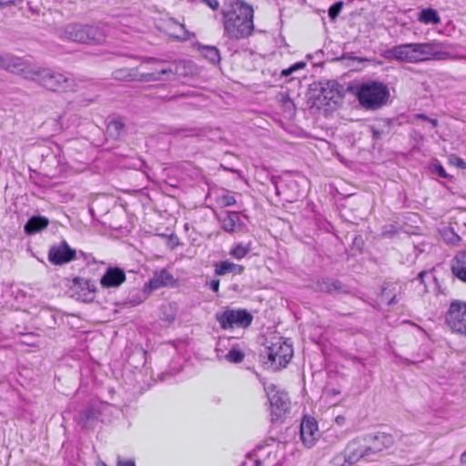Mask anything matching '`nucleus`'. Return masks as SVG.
I'll list each match as a JSON object with an SVG mask.
<instances>
[{"mask_svg": "<svg viewBox=\"0 0 466 466\" xmlns=\"http://www.w3.org/2000/svg\"><path fill=\"white\" fill-rule=\"evenodd\" d=\"M255 457V466H281V455L271 445L258 447Z\"/></svg>", "mask_w": 466, "mask_h": 466, "instance_id": "14", "label": "nucleus"}, {"mask_svg": "<svg viewBox=\"0 0 466 466\" xmlns=\"http://www.w3.org/2000/svg\"><path fill=\"white\" fill-rule=\"evenodd\" d=\"M207 5H208L212 10H218L219 8L218 0H202Z\"/></svg>", "mask_w": 466, "mask_h": 466, "instance_id": "38", "label": "nucleus"}, {"mask_svg": "<svg viewBox=\"0 0 466 466\" xmlns=\"http://www.w3.org/2000/svg\"><path fill=\"white\" fill-rule=\"evenodd\" d=\"M373 136H374L376 138H378V137H380V132H379V131H377V130H374V132H373Z\"/></svg>", "mask_w": 466, "mask_h": 466, "instance_id": "52", "label": "nucleus"}, {"mask_svg": "<svg viewBox=\"0 0 466 466\" xmlns=\"http://www.w3.org/2000/svg\"><path fill=\"white\" fill-rule=\"evenodd\" d=\"M319 437V432L315 419L305 417L300 425V438L303 444L307 448H311L315 445Z\"/></svg>", "mask_w": 466, "mask_h": 466, "instance_id": "16", "label": "nucleus"}, {"mask_svg": "<svg viewBox=\"0 0 466 466\" xmlns=\"http://www.w3.org/2000/svg\"><path fill=\"white\" fill-rule=\"evenodd\" d=\"M126 280V274L119 268H109L100 279V284L105 289L118 288Z\"/></svg>", "mask_w": 466, "mask_h": 466, "instance_id": "19", "label": "nucleus"}, {"mask_svg": "<svg viewBox=\"0 0 466 466\" xmlns=\"http://www.w3.org/2000/svg\"><path fill=\"white\" fill-rule=\"evenodd\" d=\"M356 96L360 105L367 110H377L386 106L390 94L384 83L368 80L356 86Z\"/></svg>", "mask_w": 466, "mask_h": 466, "instance_id": "3", "label": "nucleus"}, {"mask_svg": "<svg viewBox=\"0 0 466 466\" xmlns=\"http://www.w3.org/2000/svg\"><path fill=\"white\" fill-rule=\"evenodd\" d=\"M117 466H136V464L134 461L118 460Z\"/></svg>", "mask_w": 466, "mask_h": 466, "instance_id": "43", "label": "nucleus"}, {"mask_svg": "<svg viewBox=\"0 0 466 466\" xmlns=\"http://www.w3.org/2000/svg\"><path fill=\"white\" fill-rule=\"evenodd\" d=\"M397 299H396V296H393L388 302L389 305H393L394 303H396Z\"/></svg>", "mask_w": 466, "mask_h": 466, "instance_id": "50", "label": "nucleus"}, {"mask_svg": "<svg viewBox=\"0 0 466 466\" xmlns=\"http://www.w3.org/2000/svg\"><path fill=\"white\" fill-rule=\"evenodd\" d=\"M112 77L115 80L126 82H150L157 78L152 75H143V73H139L138 67L116 69L112 73Z\"/></svg>", "mask_w": 466, "mask_h": 466, "instance_id": "17", "label": "nucleus"}, {"mask_svg": "<svg viewBox=\"0 0 466 466\" xmlns=\"http://www.w3.org/2000/svg\"><path fill=\"white\" fill-rule=\"evenodd\" d=\"M343 6L342 2H337L334 5H332L329 9V16L331 19H335L340 13Z\"/></svg>", "mask_w": 466, "mask_h": 466, "instance_id": "36", "label": "nucleus"}, {"mask_svg": "<svg viewBox=\"0 0 466 466\" xmlns=\"http://www.w3.org/2000/svg\"><path fill=\"white\" fill-rule=\"evenodd\" d=\"M124 132L125 123L121 118H114L108 122L106 134L110 138L117 140L121 137Z\"/></svg>", "mask_w": 466, "mask_h": 466, "instance_id": "28", "label": "nucleus"}, {"mask_svg": "<svg viewBox=\"0 0 466 466\" xmlns=\"http://www.w3.org/2000/svg\"><path fill=\"white\" fill-rule=\"evenodd\" d=\"M27 80L36 82L43 88L55 93L76 91L77 85L72 77L50 68L35 66L34 70L27 71Z\"/></svg>", "mask_w": 466, "mask_h": 466, "instance_id": "2", "label": "nucleus"}, {"mask_svg": "<svg viewBox=\"0 0 466 466\" xmlns=\"http://www.w3.org/2000/svg\"><path fill=\"white\" fill-rule=\"evenodd\" d=\"M216 319L220 324L221 329H229L234 327H248L253 320V316L246 309H227L217 313Z\"/></svg>", "mask_w": 466, "mask_h": 466, "instance_id": "7", "label": "nucleus"}, {"mask_svg": "<svg viewBox=\"0 0 466 466\" xmlns=\"http://www.w3.org/2000/svg\"><path fill=\"white\" fill-rule=\"evenodd\" d=\"M445 320L453 332L466 335V302L459 300L451 302Z\"/></svg>", "mask_w": 466, "mask_h": 466, "instance_id": "9", "label": "nucleus"}, {"mask_svg": "<svg viewBox=\"0 0 466 466\" xmlns=\"http://www.w3.org/2000/svg\"><path fill=\"white\" fill-rule=\"evenodd\" d=\"M329 392L331 393L332 395H339L340 393V391L336 389H332Z\"/></svg>", "mask_w": 466, "mask_h": 466, "instance_id": "49", "label": "nucleus"}, {"mask_svg": "<svg viewBox=\"0 0 466 466\" xmlns=\"http://www.w3.org/2000/svg\"><path fill=\"white\" fill-rule=\"evenodd\" d=\"M450 161L458 167L466 168V162L459 157L453 156Z\"/></svg>", "mask_w": 466, "mask_h": 466, "instance_id": "37", "label": "nucleus"}, {"mask_svg": "<svg viewBox=\"0 0 466 466\" xmlns=\"http://www.w3.org/2000/svg\"><path fill=\"white\" fill-rule=\"evenodd\" d=\"M262 355L268 359V363L274 370H279L285 367L293 356V350L291 345L283 341L281 339L264 349Z\"/></svg>", "mask_w": 466, "mask_h": 466, "instance_id": "6", "label": "nucleus"}, {"mask_svg": "<svg viewBox=\"0 0 466 466\" xmlns=\"http://www.w3.org/2000/svg\"><path fill=\"white\" fill-rule=\"evenodd\" d=\"M428 274L427 271H421L418 275V279L420 281L421 284L424 283V277Z\"/></svg>", "mask_w": 466, "mask_h": 466, "instance_id": "46", "label": "nucleus"}, {"mask_svg": "<svg viewBox=\"0 0 466 466\" xmlns=\"http://www.w3.org/2000/svg\"><path fill=\"white\" fill-rule=\"evenodd\" d=\"M345 461L355 463L362 458H370L365 437L351 441L344 451Z\"/></svg>", "mask_w": 466, "mask_h": 466, "instance_id": "15", "label": "nucleus"}, {"mask_svg": "<svg viewBox=\"0 0 466 466\" xmlns=\"http://www.w3.org/2000/svg\"><path fill=\"white\" fill-rule=\"evenodd\" d=\"M180 29L182 30L183 34L176 35L175 37L181 39V40H188L189 39V33L186 30L185 25L180 24L178 25Z\"/></svg>", "mask_w": 466, "mask_h": 466, "instance_id": "39", "label": "nucleus"}, {"mask_svg": "<svg viewBox=\"0 0 466 466\" xmlns=\"http://www.w3.org/2000/svg\"><path fill=\"white\" fill-rule=\"evenodd\" d=\"M61 38L87 45H99L106 41V34L96 25L69 24L58 30Z\"/></svg>", "mask_w": 466, "mask_h": 466, "instance_id": "5", "label": "nucleus"}, {"mask_svg": "<svg viewBox=\"0 0 466 466\" xmlns=\"http://www.w3.org/2000/svg\"><path fill=\"white\" fill-rule=\"evenodd\" d=\"M34 65L27 63L21 57H17L13 55L7 54V62L5 70L18 74L22 76L24 78L27 79L26 72L34 70Z\"/></svg>", "mask_w": 466, "mask_h": 466, "instance_id": "20", "label": "nucleus"}, {"mask_svg": "<svg viewBox=\"0 0 466 466\" xmlns=\"http://www.w3.org/2000/svg\"><path fill=\"white\" fill-rule=\"evenodd\" d=\"M316 289L321 292L332 293H347L348 289L339 280L330 278H321L316 283Z\"/></svg>", "mask_w": 466, "mask_h": 466, "instance_id": "21", "label": "nucleus"}, {"mask_svg": "<svg viewBox=\"0 0 466 466\" xmlns=\"http://www.w3.org/2000/svg\"><path fill=\"white\" fill-rule=\"evenodd\" d=\"M414 118L427 121V122H429V120H430V117L428 116H426L425 114H416V115H414Z\"/></svg>", "mask_w": 466, "mask_h": 466, "instance_id": "44", "label": "nucleus"}, {"mask_svg": "<svg viewBox=\"0 0 466 466\" xmlns=\"http://www.w3.org/2000/svg\"><path fill=\"white\" fill-rule=\"evenodd\" d=\"M99 415V410L95 406L90 405L78 414L77 423L82 428H90L93 426V423L98 419Z\"/></svg>", "mask_w": 466, "mask_h": 466, "instance_id": "25", "label": "nucleus"}, {"mask_svg": "<svg viewBox=\"0 0 466 466\" xmlns=\"http://www.w3.org/2000/svg\"><path fill=\"white\" fill-rule=\"evenodd\" d=\"M202 133V130L198 127H187L183 129L176 130L175 134L180 135L182 137H198Z\"/></svg>", "mask_w": 466, "mask_h": 466, "instance_id": "34", "label": "nucleus"}, {"mask_svg": "<svg viewBox=\"0 0 466 466\" xmlns=\"http://www.w3.org/2000/svg\"><path fill=\"white\" fill-rule=\"evenodd\" d=\"M223 340L220 339L218 346H220ZM216 351L218 360H224L230 363H240L245 358L244 352L240 350L237 346L232 347L228 353H224L219 347L216 349Z\"/></svg>", "mask_w": 466, "mask_h": 466, "instance_id": "24", "label": "nucleus"}, {"mask_svg": "<svg viewBox=\"0 0 466 466\" xmlns=\"http://www.w3.org/2000/svg\"><path fill=\"white\" fill-rule=\"evenodd\" d=\"M429 123H431V124L432 125V127H438V125H439V122H438V120H437V119H435V118H431V117H430Z\"/></svg>", "mask_w": 466, "mask_h": 466, "instance_id": "47", "label": "nucleus"}, {"mask_svg": "<svg viewBox=\"0 0 466 466\" xmlns=\"http://www.w3.org/2000/svg\"><path fill=\"white\" fill-rule=\"evenodd\" d=\"M461 462L466 463V451L461 455Z\"/></svg>", "mask_w": 466, "mask_h": 466, "instance_id": "48", "label": "nucleus"}, {"mask_svg": "<svg viewBox=\"0 0 466 466\" xmlns=\"http://www.w3.org/2000/svg\"><path fill=\"white\" fill-rule=\"evenodd\" d=\"M419 21L426 25H439L441 24V17L436 10L432 8H425L420 11L418 16Z\"/></svg>", "mask_w": 466, "mask_h": 466, "instance_id": "30", "label": "nucleus"}, {"mask_svg": "<svg viewBox=\"0 0 466 466\" xmlns=\"http://www.w3.org/2000/svg\"><path fill=\"white\" fill-rule=\"evenodd\" d=\"M389 57L404 63L425 61L436 56L435 43H410L395 46L388 51Z\"/></svg>", "mask_w": 466, "mask_h": 466, "instance_id": "4", "label": "nucleus"}, {"mask_svg": "<svg viewBox=\"0 0 466 466\" xmlns=\"http://www.w3.org/2000/svg\"><path fill=\"white\" fill-rule=\"evenodd\" d=\"M250 251V245L247 244L244 245L242 243L237 244L229 252V254L237 258L241 259L243 258L248 252Z\"/></svg>", "mask_w": 466, "mask_h": 466, "instance_id": "32", "label": "nucleus"}, {"mask_svg": "<svg viewBox=\"0 0 466 466\" xmlns=\"http://www.w3.org/2000/svg\"><path fill=\"white\" fill-rule=\"evenodd\" d=\"M173 276L166 269L156 272L149 281L152 289H157L161 287L167 286L173 282Z\"/></svg>", "mask_w": 466, "mask_h": 466, "instance_id": "27", "label": "nucleus"}, {"mask_svg": "<svg viewBox=\"0 0 466 466\" xmlns=\"http://www.w3.org/2000/svg\"><path fill=\"white\" fill-rule=\"evenodd\" d=\"M370 456L389 449L393 445V437L386 433L365 436Z\"/></svg>", "mask_w": 466, "mask_h": 466, "instance_id": "18", "label": "nucleus"}, {"mask_svg": "<svg viewBox=\"0 0 466 466\" xmlns=\"http://www.w3.org/2000/svg\"><path fill=\"white\" fill-rule=\"evenodd\" d=\"M219 222L221 228L229 233L240 229L243 227L239 215L237 212H226L224 216L219 218Z\"/></svg>", "mask_w": 466, "mask_h": 466, "instance_id": "23", "label": "nucleus"}, {"mask_svg": "<svg viewBox=\"0 0 466 466\" xmlns=\"http://www.w3.org/2000/svg\"><path fill=\"white\" fill-rule=\"evenodd\" d=\"M244 271V267L235 264L230 261H222L216 265L215 273L217 275H227L229 273L241 274Z\"/></svg>", "mask_w": 466, "mask_h": 466, "instance_id": "29", "label": "nucleus"}, {"mask_svg": "<svg viewBox=\"0 0 466 466\" xmlns=\"http://www.w3.org/2000/svg\"><path fill=\"white\" fill-rule=\"evenodd\" d=\"M209 288L214 291L218 292L219 289V279H213L208 282Z\"/></svg>", "mask_w": 466, "mask_h": 466, "instance_id": "41", "label": "nucleus"}, {"mask_svg": "<svg viewBox=\"0 0 466 466\" xmlns=\"http://www.w3.org/2000/svg\"><path fill=\"white\" fill-rule=\"evenodd\" d=\"M306 65L307 64L305 62H302V61L297 62V63L293 64L292 66H290L289 68L283 69L281 71V76H289L291 74H293L294 72H296V71H298L299 69H303L306 66Z\"/></svg>", "mask_w": 466, "mask_h": 466, "instance_id": "35", "label": "nucleus"}, {"mask_svg": "<svg viewBox=\"0 0 466 466\" xmlns=\"http://www.w3.org/2000/svg\"><path fill=\"white\" fill-rule=\"evenodd\" d=\"M451 271L460 280L466 282V249L457 252L451 261Z\"/></svg>", "mask_w": 466, "mask_h": 466, "instance_id": "22", "label": "nucleus"}, {"mask_svg": "<svg viewBox=\"0 0 466 466\" xmlns=\"http://www.w3.org/2000/svg\"><path fill=\"white\" fill-rule=\"evenodd\" d=\"M224 35L231 39L249 36L254 30L251 5L242 0H225L222 7Z\"/></svg>", "mask_w": 466, "mask_h": 466, "instance_id": "1", "label": "nucleus"}, {"mask_svg": "<svg viewBox=\"0 0 466 466\" xmlns=\"http://www.w3.org/2000/svg\"><path fill=\"white\" fill-rule=\"evenodd\" d=\"M342 86L336 81H328L323 84L316 97L319 106H330L339 104L342 98Z\"/></svg>", "mask_w": 466, "mask_h": 466, "instance_id": "11", "label": "nucleus"}, {"mask_svg": "<svg viewBox=\"0 0 466 466\" xmlns=\"http://www.w3.org/2000/svg\"><path fill=\"white\" fill-rule=\"evenodd\" d=\"M96 288L94 281L83 278H75L69 287L70 297L82 302H92L95 299Z\"/></svg>", "mask_w": 466, "mask_h": 466, "instance_id": "10", "label": "nucleus"}, {"mask_svg": "<svg viewBox=\"0 0 466 466\" xmlns=\"http://www.w3.org/2000/svg\"><path fill=\"white\" fill-rule=\"evenodd\" d=\"M216 202L219 207L226 208L236 204V199L233 195L223 191L216 197Z\"/></svg>", "mask_w": 466, "mask_h": 466, "instance_id": "31", "label": "nucleus"}, {"mask_svg": "<svg viewBox=\"0 0 466 466\" xmlns=\"http://www.w3.org/2000/svg\"><path fill=\"white\" fill-rule=\"evenodd\" d=\"M345 420H346V419H345V417H344V416H342V415H339V416H337V417L335 418V421H336V423H337L338 425H340V426H341V425H343V424L345 423Z\"/></svg>", "mask_w": 466, "mask_h": 466, "instance_id": "45", "label": "nucleus"}, {"mask_svg": "<svg viewBox=\"0 0 466 466\" xmlns=\"http://www.w3.org/2000/svg\"><path fill=\"white\" fill-rule=\"evenodd\" d=\"M101 465L102 466H107L106 464H105L104 462H101Z\"/></svg>", "mask_w": 466, "mask_h": 466, "instance_id": "53", "label": "nucleus"}, {"mask_svg": "<svg viewBox=\"0 0 466 466\" xmlns=\"http://www.w3.org/2000/svg\"><path fill=\"white\" fill-rule=\"evenodd\" d=\"M7 54H0V68L5 69Z\"/></svg>", "mask_w": 466, "mask_h": 466, "instance_id": "42", "label": "nucleus"}, {"mask_svg": "<svg viewBox=\"0 0 466 466\" xmlns=\"http://www.w3.org/2000/svg\"><path fill=\"white\" fill-rule=\"evenodd\" d=\"M435 172L441 177H448V174L446 173L444 167L441 165H436L434 167Z\"/></svg>", "mask_w": 466, "mask_h": 466, "instance_id": "40", "label": "nucleus"}, {"mask_svg": "<svg viewBox=\"0 0 466 466\" xmlns=\"http://www.w3.org/2000/svg\"><path fill=\"white\" fill-rule=\"evenodd\" d=\"M264 389L270 402L272 421L280 420L290 410L287 393L277 390L274 384L265 386Z\"/></svg>", "mask_w": 466, "mask_h": 466, "instance_id": "8", "label": "nucleus"}, {"mask_svg": "<svg viewBox=\"0 0 466 466\" xmlns=\"http://www.w3.org/2000/svg\"><path fill=\"white\" fill-rule=\"evenodd\" d=\"M271 183L274 185V187H275V188H276L277 193H279V191H278V186H277V180H276V178H275V177H272V178H271Z\"/></svg>", "mask_w": 466, "mask_h": 466, "instance_id": "51", "label": "nucleus"}, {"mask_svg": "<svg viewBox=\"0 0 466 466\" xmlns=\"http://www.w3.org/2000/svg\"><path fill=\"white\" fill-rule=\"evenodd\" d=\"M49 224V220L41 216H35L29 218V220L25 225V232L28 235L35 234L44 228H46Z\"/></svg>", "mask_w": 466, "mask_h": 466, "instance_id": "26", "label": "nucleus"}, {"mask_svg": "<svg viewBox=\"0 0 466 466\" xmlns=\"http://www.w3.org/2000/svg\"><path fill=\"white\" fill-rule=\"evenodd\" d=\"M76 252L66 241L52 246L48 252V259L54 265H63L75 260Z\"/></svg>", "mask_w": 466, "mask_h": 466, "instance_id": "13", "label": "nucleus"}, {"mask_svg": "<svg viewBox=\"0 0 466 466\" xmlns=\"http://www.w3.org/2000/svg\"><path fill=\"white\" fill-rule=\"evenodd\" d=\"M143 63H155L157 65L156 68L153 71L143 73V75H152L157 77L152 82L171 80L172 76L177 73V65L175 63L168 64L165 60H160L153 57L145 58L143 60Z\"/></svg>", "mask_w": 466, "mask_h": 466, "instance_id": "12", "label": "nucleus"}, {"mask_svg": "<svg viewBox=\"0 0 466 466\" xmlns=\"http://www.w3.org/2000/svg\"><path fill=\"white\" fill-rule=\"evenodd\" d=\"M203 56L213 64L218 63L220 60L219 52L215 46L204 47Z\"/></svg>", "mask_w": 466, "mask_h": 466, "instance_id": "33", "label": "nucleus"}]
</instances>
